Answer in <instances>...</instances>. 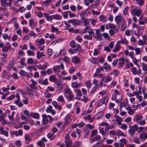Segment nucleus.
Returning <instances> with one entry per match:
<instances>
[{"instance_id":"37998d69","label":"nucleus","mask_w":147,"mask_h":147,"mask_svg":"<svg viewBox=\"0 0 147 147\" xmlns=\"http://www.w3.org/2000/svg\"><path fill=\"white\" fill-rule=\"evenodd\" d=\"M37 144L40 147H44L45 144L42 140H40L37 142Z\"/></svg>"},{"instance_id":"c03bdc74","label":"nucleus","mask_w":147,"mask_h":147,"mask_svg":"<svg viewBox=\"0 0 147 147\" xmlns=\"http://www.w3.org/2000/svg\"><path fill=\"white\" fill-rule=\"evenodd\" d=\"M57 100L58 101L61 102H63L65 101L64 98L63 96L61 95L58 97Z\"/></svg>"},{"instance_id":"4c0bfd02","label":"nucleus","mask_w":147,"mask_h":147,"mask_svg":"<svg viewBox=\"0 0 147 147\" xmlns=\"http://www.w3.org/2000/svg\"><path fill=\"white\" fill-rule=\"evenodd\" d=\"M40 83H42L44 85H47L48 84V81L47 78H45L44 81L40 80L39 81Z\"/></svg>"},{"instance_id":"de8ad7c7","label":"nucleus","mask_w":147,"mask_h":147,"mask_svg":"<svg viewBox=\"0 0 147 147\" xmlns=\"http://www.w3.org/2000/svg\"><path fill=\"white\" fill-rule=\"evenodd\" d=\"M134 50L135 51V53L136 55H139L141 53V50L140 48L136 47L135 48Z\"/></svg>"},{"instance_id":"0e129e2a","label":"nucleus","mask_w":147,"mask_h":147,"mask_svg":"<svg viewBox=\"0 0 147 147\" xmlns=\"http://www.w3.org/2000/svg\"><path fill=\"white\" fill-rule=\"evenodd\" d=\"M67 98L69 101L72 100L74 98V96L72 93L68 95Z\"/></svg>"},{"instance_id":"1a4fd4ad","label":"nucleus","mask_w":147,"mask_h":147,"mask_svg":"<svg viewBox=\"0 0 147 147\" xmlns=\"http://www.w3.org/2000/svg\"><path fill=\"white\" fill-rule=\"evenodd\" d=\"M71 60L72 62L75 64H78L80 61V59L77 56L73 57Z\"/></svg>"},{"instance_id":"e2e57ef3","label":"nucleus","mask_w":147,"mask_h":147,"mask_svg":"<svg viewBox=\"0 0 147 147\" xmlns=\"http://www.w3.org/2000/svg\"><path fill=\"white\" fill-rule=\"evenodd\" d=\"M68 11H65L62 13V15L65 18H68Z\"/></svg>"},{"instance_id":"412c9836","label":"nucleus","mask_w":147,"mask_h":147,"mask_svg":"<svg viewBox=\"0 0 147 147\" xmlns=\"http://www.w3.org/2000/svg\"><path fill=\"white\" fill-rule=\"evenodd\" d=\"M83 119L84 120H89L90 122H92L94 120L93 118H91L90 115H89L83 117Z\"/></svg>"},{"instance_id":"ea45409f","label":"nucleus","mask_w":147,"mask_h":147,"mask_svg":"<svg viewBox=\"0 0 147 147\" xmlns=\"http://www.w3.org/2000/svg\"><path fill=\"white\" fill-rule=\"evenodd\" d=\"M81 21L80 20H74L73 23V25L74 26H76L77 25H79L81 23Z\"/></svg>"},{"instance_id":"9d476101","label":"nucleus","mask_w":147,"mask_h":147,"mask_svg":"<svg viewBox=\"0 0 147 147\" xmlns=\"http://www.w3.org/2000/svg\"><path fill=\"white\" fill-rule=\"evenodd\" d=\"M143 31V28L142 27H138L137 31L135 33V34L138 37H139L142 34Z\"/></svg>"},{"instance_id":"2eb2a0df","label":"nucleus","mask_w":147,"mask_h":147,"mask_svg":"<svg viewBox=\"0 0 147 147\" xmlns=\"http://www.w3.org/2000/svg\"><path fill=\"white\" fill-rule=\"evenodd\" d=\"M44 16L46 18L47 21H52L53 19V16L52 15L49 16V15L48 13H43Z\"/></svg>"},{"instance_id":"c9c22d12","label":"nucleus","mask_w":147,"mask_h":147,"mask_svg":"<svg viewBox=\"0 0 147 147\" xmlns=\"http://www.w3.org/2000/svg\"><path fill=\"white\" fill-rule=\"evenodd\" d=\"M84 23V25L86 26L89 24V22L88 19L85 18L81 19Z\"/></svg>"},{"instance_id":"bb28decb","label":"nucleus","mask_w":147,"mask_h":147,"mask_svg":"<svg viewBox=\"0 0 147 147\" xmlns=\"http://www.w3.org/2000/svg\"><path fill=\"white\" fill-rule=\"evenodd\" d=\"M124 59L123 57L121 58L119 60V63H118V66L121 67L123 66L124 63Z\"/></svg>"},{"instance_id":"f8f14e48","label":"nucleus","mask_w":147,"mask_h":147,"mask_svg":"<svg viewBox=\"0 0 147 147\" xmlns=\"http://www.w3.org/2000/svg\"><path fill=\"white\" fill-rule=\"evenodd\" d=\"M121 43L122 44H125L127 45L128 44V41L127 39L124 38H121L120 40H119L117 42V44Z\"/></svg>"},{"instance_id":"6ab92c4d","label":"nucleus","mask_w":147,"mask_h":147,"mask_svg":"<svg viewBox=\"0 0 147 147\" xmlns=\"http://www.w3.org/2000/svg\"><path fill=\"white\" fill-rule=\"evenodd\" d=\"M142 16H141L139 19V23L140 24L143 25L147 22V19L146 18H144L142 21Z\"/></svg>"},{"instance_id":"20e7f679","label":"nucleus","mask_w":147,"mask_h":147,"mask_svg":"<svg viewBox=\"0 0 147 147\" xmlns=\"http://www.w3.org/2000/svg\"><path fill=\"white\" fill-rule=\"evenodd\" d=\"M1 76L3 78L7 80L10 79L11 77L10 74L9 72H7L5 70L3 71Z\"/></svg>"},{"instance_id":"6e6d98bb","label":"nucleus","mask_w":147,"mask_h":147,"mask_svg":"<svg viewBox=\"0 0 147 147\" xmlns=\"http://www.w3.org/2000/svg\"><path fill=\"white\" fill-rule=\"evenodd\" d=\"M47 136L51 140L55 138L54 135L51 133H49L47 134Z\"/></svg>"},{"instance_id":"58836bf2","label":"nucleus","mask_w":147,"mask_h":147,"mask_svg":"<svg viewBox=\"0 0 147 147\" xmlns=\"http://www.w3.org/2000/svg\"><path fill=\"white\" fill-rule=\"evenodd\" d=\"M31 115L34 118H35L37 119H39V114L38 113H31Z\"/></svg>"},{"instance_id":"7c9ffc66","label":"nucleus","mask_w":147,"mask_h":147,"mask_svg":"<svg viewBox=\"0 0 147 147\" xmlns=\"http://www.w3.org/2000/svg\"><path fill=\"white\" fill-rule=\"evenodd\" d=\"M49 80L51 82H56L57 79L56 78L55 76L53 75L51 76L49 78Z\"/></svg>"},{"instance_id":"b1692460","label":"nucleus","mask_w":147,"mask_h":147,"mask_svg":"<svg viewBox=\"0 0 147 147\" xmlns=\"http://www.w3.org/2000/svg\"><path fill=\"white\" fill-rule=\"evenodd\" d=\"M45 55L44 52H40L39 51H38L37 52V58L38 59H40L42 56H45Z\"/></svg>"},{"instance_id":"423d86ee","label":"nucleus","mask_w":147,"mask_h":147,"mask_svg":"<svg viewBox=\"0 0 147 147\" xmlns=\"http://www.w3.org/2000/svg\"><path fill=\"white\" fill-rule=\"evenodd\" d=\"M36 45L38 47L41 46L42 45L45 43V41L44 39L42 38L40 39H36L35 41Z\"/></svg>"},{"instance_id":"dca6fc26","label":"nucleus","mask_w":147,"mask_h":147,"mask_svg":"<svg viewBox=\"0 0 147 147\" xmlns=\"http://www.w3.org/2000/svg\"><path fill=\"white\" fill-rule=\"evenodd\" d=\"M143 118V117L141 115L137 114L136 115L135 117V119L136 121L138 123Z\"/></svg>"},{"instance_id":"4d7b16f0","label":"nucleus","mask_w":147,"mask_h":147,"mask_svg":"<svg viewBox=\"0 0 147 147\" xmlns=\"http://www.w3.org/2000/svg\"><path fill=\"white\" fill-rule=\"evenodd\" d=\"M137 2V3L139 6H141L144 4V1L143 0H135Z\"/></svg>"},{"instance_id":"774afa93","label":"nucleus","mask_w":147,"mask_h":147,"mask_svg":"<svg viewBox=\"0 0 147 147\" xmlns=\"http://www.w3.org/2000/svg\"><path fill=\"white\" fill-rule=\"evenodd\" d=\"M97 130L96 129H94L92 131V134L91 135V137H93L94 136L96 135L97 134Z\"/></svg>"},{"instance_id":"473e14b6","label":"nucleus","mask_w":147,"mask_h":147,"mask_svg":"<svg viewBox=\"0 0 147 147\" xmlns=\"http://www.w3.org/2000/svg\"><path fill=\"white\" fill-rule=\"evenodd\" d=\"M122 18L121 16H116L115 18V21L118 24L120 23L121 22V21L122 20Z\"/></svg>"},{"instance_id":"cd10ccee","label":"nucleus","mask_w":147,"mask_h":147,"mask_svg":"<svg viewBox=\"0 0 147 147\" xmlns=\"http://www.w3.org/2000/svg\"><path fill=\"white\" fill-rule=\"evenodd\" d=\"M27 63L28 64H36V62H34L31 58H28L27 60Z\"/></svg>"},{"instance_id":"a878e982","label":"nucleus","mask_w":147,"mask_h":147,"mask_svg":"<svg viewBox=\"0 0 147 147\" xmlns=\"http://www.w3.org/2000/svg\"><path fill=\"white\" fill-rule=\"evenodd\" d=\"M103 79L104 80L105 82H110L112 80V78L110 76L107 75L105 76Z\"/></svg>"},{"instance_id":"c85d7f7f","label":"nucleus","mask_w":147,"mask_h":147,"mask_svg":"<svg viewBox=\"0 0 147 147\" xmlns=\"http://www.w3.org/2000/svg\"><path fill=\"white\" fill-rule=\"evenodd\" d=\"M31 81L32 83L30 85V87L33 88H35L36 87L35 85L37 84V82H36L34 80L32 79H31Z\"/></svg>"},{"instance_id":"69168bd1","label":"nucleus","mask_w":147,"mask_h":147,"mask_svg":"<svg viewBox=\"0 0 147 147\" xmlns=\"http://www.w3.org/2000/svg\"><path fill=\"white\" fill-rule=\"evenodd\" d=\"M99 19L101 22H104L105 21L106 17L104 15H102L99 17Z\"/></svg>"},{"instance_id":"4468645a","label":"nucleus","mask_w":147,"mask_h":147,"mask_svg":"<svg viewBox=\"0 0 147 147\" xmlns=\"http://www.w3.org/2000/svg\"><path fill=\"white\" fill-rule=\"evenodd\" d=\"M71 86L73 88H77L81 86V83L78 84L76 82H74L72 83Z\"/></svg>"},{"instance_id":"79ce46f5","label":"nucleus","mask_w":147,"mask_h":147,"mask_svg":"<svg viewBox=\"0 0 147 147\" xmlns=\"http://www.w3.org/2000/svg\"><path fill=\"white\" fill-rule=\"evenodd\" d=\"M103 114V113L102 112H98L95 115L96 118L97 119H100L102 117Z\"/></svg>"},{"instance_id":"39448f33","label":"nucleus","mask_w":147,"mask_h":147,"mask_svg":"<svg viewBox=\"0 0 147 147\" xmlns=\"http://www.w3.org/2000/svg\"><path fill=\"white\" fill-rule=\"evenodd\" d=\"M100 125L106 127L105 128V131H107L109 129H112L114 128L113 126V125L111 126L109 125L108 123L107 122H102L100 123Z\"/></svg>"},{"instance_id":"7ed1b4c3","label":"nucleus","mask_w":147,"mask_h":147,"mask_svg":"<svg viewBox=\"0 0 147 147\" xmlns=\"http://www.w3.org/2000/svg\"><path fill=\"white\" fill-rule=\"evenodd\" d=\"M64 68V66L63 64H61V67L59 65H56L54 66L53 68V71L55 73H57L59 72L61 69H63Z\"/></svg>"},{"instance_id":"ddd939ff","label":"nucleus","mask_w":147,"mask_h":147,"mask_svg":"<svg viewBox=\"0 0 147 147\" xmlns=\"http://www.w3.org/2000/svg\"><path fill=\"white\" fill-rule=\"evenodd\" d=\"M128 111V113L131 115H132L135 113V109H132L130 107H128L126 108Z\"/></svg>"},{"instance_id":"a18cd8bd","label":"nucleus","mask_w":147,"mask_h":147,"mask_svg":"<svg viewBox=\"0 0 147 147\" xmlns=\"http://www.w3.org/2000/svg\"><path fill=\"white\" fill-rule=\"evenodd\" d=\"M105 131H104V129L103 127L99 128V132L103 136H105L106 135Z\"/></svg>"},{"instance_id":"c756f323","label":"nucleus","mask_w":147,"mask_h":147,"mask_svg":"<svg viewBox=\"0 0 147 147\" xmlns=\"http://www.w3.org/2000/svg\"><path fill=\"white\" fill-rule=\"evenodd\" d=\"M119 94V91L117 90H115V92L113 94V96L112 97V99L113 100H115L117 98V95Z\"/></svg>"},{"instance_id":"5fc2aeb1","label":"nucleus","mask_w":147,"mask_h":147,"mask_svg":"<svg viewBox=\"0 0 147 147\" xmlns=\"http://www.w3.org/2000/svg\"><path fill=\"white\" fill-rule=\"evenodd\" d=\"M104 65L103 67L106 70H109L110 69V66L107 63H105L104 64Z\"/></svg>"},{"instance_id":"72a5a7b5","label":"nucleus","mask_w":147,"mask_h":147,"mask_svg":"<svg viewBox=\"0 0 147 147\" xmlns=\"http://www.w3.org/2000/svg\"><path fill=\"white\" fill-rule=\"evenodd\" d=\"M108 98L106 97L102 98L100 100V101L102 102L103 104H106L108 101Z\"/></svg>"},{"instance_id":"bf43d9fd","label":"nucleus","mask_w":147,"mask_h":147,"mask_svg":"<svg viewBox=\"0 0 147 147\" xmlns=\"http://www.w3.org/2000/svg\"><path fill=\"white\" fill-rule=\"evenodd\" d=\"M15 113L14 111H13L12 113V115H8V118L11 121H12L13 120V117L14 116V115L15 114Z\"/></svg>"},{"instance_id":"2f4dec72","label":"nucleus","mask_w":147,"mask_h":147,"mask_svg":"<svg viewBox=\"0 0 147 147\" xmlns=\"http://www.w3.org/2000/svg\"><path fill=\"white\" fill-rule=\"evenodd\" d=\"M116 135L118 136H126L120 130H118L116 132Z\"/></svg>"},{"instance_id":"3c124183","label":"nucleus","mask_w":147,"mask_h":147,"mask_svg":"<svg viewBox=\"0 0 147 147\" xmlns=\"http://www.w3.org/2000/svg\"><path fill=\"white\" fill-rule=\"evenodd\" d=\"M74 91L76 93L77 96H81L82 95L81 91L80 90L77 89H76Z\"/></svg>"},{"instance_id":"864d4df0","label":"nucleus","mask_w":147,"mask_h":147,"mask_svg":"<svg viewBox=\"0 0 147 147\" xmlns=\"http://www.w3.org/2000/svg\"><path fill=\"white\" fill-rule=\"evenodd\" d=\"M142 69L144 71H147V65L144 63H142Z\"/></svg>"},{"instance_id":"393cba45","label":"nucleus","mask_w":147,"mask_h":147,"mask_svg":"<svg viewBox=\"0 0 147 147\" xmlns=\"http://www.w3.org/2000/svg\"><path fill=\"white\" fill-rule=\"evenodd\" d=\"M53 19L57 20H59L61 19V16L60 15L58 14H55L53 15Z\"/></svg>"},{"instance_id":"338daca9","label":"nucleus","mask_w":147,"mask_h":147,"mask_svg":"<svg viewBox=\"0 0 147 147\" xmlns=\"http://www.w3.org/2000/svg\"><path fill=\"white\" fill-rule=\"evenodd\" d=\"M48 54L49 56H51L53 53V50L51 49H48L47 51Z\"/></svg>"},{"instance_id":"680f3d73","label":"nucleus","mask_w":147,"mask_h":147,"mask_svg":"<svg viewBox=\"0 0 147 147\" xmlns=\"http://www.w3.org/2000/svg\"><path fill=\"white\" fill-rule=\"evenodd\" d=\"M24 138L25 140L27 141H30L31 140V138L29 134H25Z\"/></svg>"},{"instance_id":"4be33fe9","label":"nucleus","mask_w":147,"mask_h":147,"mask_svg":"<svg viewBox=\"0 0 147 147\" xmlns=\"http://www.w3.org/2000/svg\"><path fill=\"white\" fill-rule=\"evenodd\" d=\"M64 93L68 95L72 93V92L71 90L69 88H65L63 90Z\"/></svg>"},{"instance_id":"9b49d317","label":"nucleus","mask_w":147,"mask_h":147,"mask_svg":"<svg viewBox=\"0 0 147 147\" xmlns=\"http://www.w3.org/2000/svg\"><path fill=\"white\" fill-rule=\"evenodd\" d=\"M114 117L115 118V120H113V121H116L119 125H121V121H122V118L119 117L118 116H115Z\"/></svg>"},{"instance_id":"5701e85b","label":"nucleus","mask_w":147,"mask_h":147,"mask_svg":"<svg viewBox=\"0 0 147 147\" xmlns=\"http://www.w3.org/2000/svg\"><path fill=\"white\" fill-rule=\"evenodd\" d=\"M66 146L67 147H69L71 145L72 141L71 140H65Z\"/></svg>"},{"instance_id":"f257e3e1","label":"nucleus","mask_w":147,"mask_h":147,"mask_svg":"<svg viewBox=\"0 0 147 147\" xmlns=\"http://www.w3.org/2000/svg\"><path fill=\"white\" fill-rule=\"evenodd\" d=\"M130 9L131 13L133 15H135L137 16H139L141 14L142 10L139 7L132 6Z\"/></svg>"},{"instance_id":"49530a36","label":"nucleus","mask_w":147,"mask_h":147,"mask_svg":"<svg viewBox=\"0 0 147 147\" xmlns=\"http://www.w3.org/2000/svg\"><path fill=\"white\" fill-rule=\"evenodd\" d=\"M36 25V23L34 22L31 19L29 21V25L30 27L33 28Z\"/></svg>"},{"instance_id":"a211bd4d","label":"nucleus","mask_w":147,"mask_h":147,"mask_svg":"<svg viewBox=\"0 0 147 147\" xmlns=\"http://www.w3.org/2000/svg\"><path fill=\"white\" fill-rule=\"evenodd\" d=\"M47 63H46L44 65H39L37 66V68L40 70L45 69L47 67Z\"/></svg>"},{"instance_id":"aec40b11","label":"nucleus","mask_w":147,"mask_h":147,"mask_svg":"<svg viewBox=\"0 0 147 147\" xmlns=\"http://www.w3.org/2000/svg\"><path fill=\"white\" fill-rule=\"evenodd\" d=\"M42 117L43 118L42 120V122L43 123L46 124L47 123L48 121V120L47 119V118H48L47 116L45 115H42Z\"/></svg>"},{"instance_id":"f704fd0d","label":"nucleus","mask_w":147,"mask_h":147,"mask_svg":"<svg viewBox=\"0 0 147 147\" xmlns=\"http://www.w3.org/2000/svg\"><path fill=\"white\" fill-rule=\"evenodd\" d=\"M20 99H17L15 101V103L19 107H21L23 106V105L22 102H20Z\"/></svg>"},{"instance_id":"0eeeda50","label":"nucleus","mask_w":147,"mask_h":147,"mask_svg":"<svg viewBox=\"0 0 147 147\" xmlns=\"http://www.w3.org/2000/svg\"><path fill=\"white\" fill-rule=\"evenodd\" d=\"M139 138L142 142L147 139V134L145 131H143L139 136Z\"/></svg>"},{"instance_id":"8fccbe9b","label":"nucleus","mask_w":147,"mask_h":147,"mask_svg":"<svg viewBox=\"0 0 147 147\" xmlns=\"http://www.w3.org/2000/svg\"><path fill=\"white\" fill-rule=\"evenodd\" d=\"M119 142H120L122 143L123 144H127L128 142L127 140L125 138L120 139L119 140Z\"/></svg>"},{"instance_id":"a19ab883","label":"nucleus","mask_w":147,"mask_h":147,"mask_svg":"<svg viewBox=\"0 0 147 147\" xmlns=\"http://www.w3.org/2000/svg\"><path fill=\"white\" fill-rule=\"evenodd\" d=\"M81 144V142L77 141L74 143L73 146L74 147H80Z\"/></svg>"},{"instance_id":"13d9d810","label":"nucleus","mask_w":147,"mask_h":147,"mask_svg":"<svg viewBox=\"0 0 147 147\" xmlns=\"http://www.w3.org/2000/svg\"><path fill=\"white\" fill-rule=\"evenodd\" d=\"M45 97L48 98L51 96V94L49 93L48 90H46L45 91Z\"/></svg>"},{"instance_id":"6e6552de","label":"nucleus","mask_w":147,"mask_h":147,"mask_svg":"<svg viewBox=\"0 0 147 147\" xmlns=\"http://www.w3.org/2000/svg\"><path fill=\"white\" fill-rule=\"evenodd\" d=\"M27 92L30 96H34L35 95H38V94H36L37 92L36 91H35L34 90L28 88L27 90Z\"/></svg>"},{"instance_id":"f3484780","label":"nucleus","mask_w":147,"mask_h":147,"mask_svg":"<svg viewBox=\"0 0 147 147\" xmlns=\"http://www.w3.org/2000/svg\"><path fill=\"white\" fill-rule=\"evenodd\" d=\"M7 0H1V3L2 6L4 7L9 6L11 7L10 3H7Z\"/></svg>"},{"instance_id":"603ef678","label":"nucleus","mask_w":147,"mask_h":147,"mask_svg":"<svg viewBox=\"0 0 147 147\" xmlns=\"http://www.w3.org/2000/svg\"><path fill=\"white\" fill-rule=\"evenodd\" d=\"M27 54L28 56H34V55L35 53L33 51H31L30 50L27 51Z\"/></svg>"},{"instance_id":"e433bc0d","label":"nucleus","mask_w":147,"mask_h":147,"mask_svg":"<svg viewBox=\"0 0 147 147\" xmlns=\"http://www.w3.org/2000/svg\"><path fill=\"white\" fill-rule=\"evenodd\" d=\"M119 44H117L116 45L114 49L113 50V52H116L119 50V49L120 48V46Z\"/></svg>"},{"instance_id":"09e8293b","label":"nucleus","mask_w":147,"mask_h":147,"mask_svg":"<svg viewBox=\"0 0 147 147\" xmlns=\"http://www.w3.org/2000/svg\"><path fill=\"white\" fill-rule=\"evenodd\" d=\"M86 11H83L81 12L80 14V16L81 17V19L85 18L84 16L86 14Z\"/></svg>"},{"instance_id":"f03ea898","label":"nucleus","mask_w":147,"mask_h":147,"mask_svg":"<svg viewBox=\"0 0 147 147\" xmlns=\"http://www.w3.org/2000/svg\"><path fill=\"white\" fill-rule=\"evenodd\" d=\"M138 129L139 127L137 125L129 126V129L128 130V131L129 134L131 136H132L135 132Z\"/></svg>"},{"instance_id":"052dcab7","label":"nucleus","mask_w":147,"mask_h":147,"mask_svg":"<svg viewBox=\"0 0 147 147\" xmlns=\"http://www.w3.org/2000/svg\"><path fill=\"white\" fill-rule=\"evenodd\" d=\"M76 40L80 42H81L82 41V37L80 35L78 36L76 38Z\"/></svg>"}]
</instances>
